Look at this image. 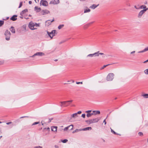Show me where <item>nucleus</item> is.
I'll list each match as a JSON object with an SVG mask.
<instances>
[{
  "label": "nucleus",
  "instance_id": "nucleus-1",
  "mask_svg": "<svg viewBox=\"0 0 148 148\" xmlns=\"http://www.w3.org/2000/svg\"><path fill=\"white\" fill-rule=\"evenodd\" d=\"M73 101L72 100L70 101H61L60 102L61 105V106L63 107H65L68 106Z\"/></svg>",
  "mask_w": 148,
  "mask_h": 148
},
{
  "label": "nucleus",
  "instance_id": "nucleus-2",
  "mask_svg": "<svg viewBox=\"0 0 148 148\" xmlns=\"http://www.w3.org/2000/svg\"><path fill=\"white\" fill-rule=\"evenodd\" d=\"M98 118L95 119H91L87 120L86 121V122L88 124H90L92 123H95L98 122L99 120Z\"/></svg>",
  "mask_w": 148,
  "mask_h": 148
},
{
  "label": "nucleus",
  "instance_id": "nucleus-3",
  "mask_svg": "<svg viewBox=\"0 0 148 148\" xmlns=\"http://www.w3.org/2000/svg\"><path fill=\"white\" fill-rule=\"evenodd\" d=\"M114 75L113 73H110L107 75L106 77V80L108 81H111L114 78Z\"/></svg>",
  "mask_w": 148,
  "mask_h": 148
},
{
  "label": "nucleus",
  "instance_id": "nucleus-4",
  "mask_svg": "<svg viewBox=\"0 0 148 148\" xmlns=\"http://www.w3.org/2000/svg\"><path fill=\"white\" fill-rule=\"evenodd\" d=\"M5 39L7 40H9L10 39V37L11 34L10 31L8 30H6L5 33Z\"/></svg>",
  "mask_w": 148,
  "mask_h": 148
},
{
  "label": "nucleus",
  "instance_id": "nucleus-5",
  "mask_svg": "<svg viewBox=\"0 0 148 148\" xmlns=\"http://www.w3.org/2000/svg\"><path fill=\"white\" fill-rule=\"evenodd\" d=\"M40 4V6H47L48 5V3L46 0H41Z\"/></svg>",
  "mask_w": 148,
  "mask_h": 148
},
{
  "label": "nucleus",
  "instance_id": "nucleus-6",
  "mask_svg": "<svg viewBox=\"0 0 148 148\" xmlns=\"http://www.w3.org/2000/svg\"><path fill=\"white\" fill-rule=\"evenodd\" d=\"M56 30H53L51 32H49L48 31H47V33L49 36L52 39L53 37L55 36V33L56 32Z\"/></svg>",
  "mask_w": 148,
  "mask_h": 148
},
{
  "label": "nucleus",
  "instance_id": "nucleus-7",
  "mask_svg": "<svg viewBox=\"0 0 148 148\" xmlns=\"http://www.w3.org/2000/svg\"><path fill=\"white\" fill-rule=\"evenodd\" d=\"M35 27L34 23L32 22H31L29 23V27L32 30H33L36 29L37 28L34 27Z\"/></svg>",
  "mask_w": 148,
  "mask_h": 148
},
{
  "label": "nucleus",
  "instance_id": "nucleus-8",
  "mask_svg": "<svg viewBox=\"0 0 148 148\" xmlns=\"http://www.w3.org/2000/svg\"><path fill=\"white\" fill-rule=\"evenodd\" d=\"M99 51L95 53H94L89 54L87 56V57H92L94 56H99V54H98V53H99Z\"/></svg>",
  "mask_w": 148,
  "mask_h": 148
},
{
  "label": "nucleus",
  "instance_id": "nucleus-9",
  "mask_svg": "<svg viewBox=\"0 0 148 148\" xmlns=\"http://www.w3.org/2000/svg\"><path fill=\"white\" fill-rule=\"evenodd\" d=\"M147 10V8L146 9H143L141 11H140L139 13V14L138 15V18L141 17L142 15Z\"/></svg>",
  "mask_w": 148,
  "mask_h": 148
},
{
  "label": "nucleus",
  "instance_id": "nucleus-10",
  "mask_svg": "<svg viewBox=\"0 0 148 148\" xmlns=\"http://www.w3.org/2000/svg\"><path fill=\"white\" fill-rule=\"evenodd\" d=\"M49 13V11L46 10H42L40 12V14L42 15H44Z\"/></svg>",
  "mask_w": 148,
  "mask_h": 148
},
{
  "label": "nucleus",
  "instance_id": "nucleus-11",
  "mask_svg": "<svg viewBox=\"0 0 148 148\" xmlns=\"http://www.w3.org/2000/svg\"><path fill=\"white\" fill-rule=\"evenodd\" d=\"M45 55V54L42 53L41 52H39L36 53L34 54L33 56H31L32 57H34L35 56H43Z\"/></svg>",
  "mask_w": 148,
  "mask_h": 148
},
{
  "label": "nucleus",
  "instance_id": "nucleus-12",
  "mask_svg": "<svg viewBox=\"0 0 148 148\" xmlns=\"http://www.w3.org/2000/svg\"><path fill=\"white\" fill-rule=\"evenodd\" d=\"M60 2L59 0H54L51 1L50 2V4H57Z\"/></svg>",
  "mask_w": 148,
  "mask_h": 148
},
{
  "label": "nucleus",
  "instance_id": "nucleus-13",
  "mask_svg": "<svg viewBox=\"0 0 148 148\" xmlns=\"http://www.w3.org/2000/svg\"><path fill=\"white\" fill-rule=\"evenodd\" d=\"M54 21V19L53 18L52 20L50 21V20H48L46 21L45 25L47 26H49L50 25L51 23Z\"/></svg>",
  "mask_w": 148,
  "mask_h": 148
},
{
  "label": "nucleus",
  "instance_id": "nucleus-14",
  "mask_svg": "<svg viewBox=\"0 0 148 148\" xmlns=\"http://www.w3.org/2000/svg\"><path fill=\"white\" fill-rule=\"evenodd\" d=\"M73 125H70L69 126H68V127H65L64 129V131H67V130H68V129L69 128H70V130H72L73 129Z\"/></svg>",
  "mask_w": 148,
  "mask_h": 148
},
{
  "label": "nucleus",
  "instance_id": "nucleus-15",
  "mask_svg": "<svg viewBox=\"0 0 148 148\" xmlns=\"http://www.w3.org/2000/svg\"><path fill=\"white\" fill-rule=\"evenodd\" d=\"M17 17V15H14L13 16L10 18L11 20H12L13 21H15L17 19L16 17Z\"/></svg>",
  "mask_w": 148,
  "mask_h": 148
},
{
  "label": "nucleus",
  "instance_id": "nucleus-16",
  "mask_svg": "<svg viewBox=\"0 0 148 148\" xmlns=\"http://www.w3.org/2000/svg\"><path fill=\"white\" fill-rule=\"evenodd\" d=\"M34 10L36 12H38L41 11V9L40 8H38L37 6H36L34 8Z\"/></svg>",
  "mask_w": 148,
  "mask_h": 148
},
{
  "label": "nucleus",
  "instance_id": "nucleus-17",
  "mask_svg": "<svg viewBox=\"0 0 148 148\" xmlns=\"http://www.w3.org/2000/svg\"><path fill=\"white\" fill-rule=\"evenodd\" d=\"M99 5V4H98L97 5H96L95 4H93L91 5L90 6V8L93 9H94L97 8L98 5Z\"/></svg>",
  "mask_w": 148,
  "mask_h": 148
},
{
  "label": "nucleus",
  "instance_id": "nucleus-18",
  "mask_svg": "<svg viewBox=\"0 0 148 148\" xmlns=\"http://www.w3.org/2000/svg\"><path fill=\"white\" fill-rule=\"evenodd\" d=\"M28 10L27 9H26L22 11L21 13V15H23L26 12H27Z\"/></svg>",
  "mask_w": 148,
  "mask_h": 148
},
{
  "label": "nucleus",
  "instance_id": "nucleus-19",
  "mask_svg": "<svg viewBox=\"0 0 148 148\" xmlns=\"http://www.w3.org/2000/svg\"><path fill=\"white\" fill-rule=\"evenodd\" d=\"M92 129V128L91 127H86L83 129H82V131H86V130H91Z\"/></svg>",
  "mask_w": 148,
  "mask_h": 148
},
{
  "label": "nucleus",
  "instance_id": "nucleus-20",
  "mask_svg": "<svg viewBox=\"0 0 148 148\" xmlns=\"http://www.w3.org/2000/svg\"><path fill=\"white\" fill-rule=\"evenodd\" d=\"M57 127L56 126H53L51 127V130L54 132H56L57 131Z\"/></svg>",
  "mask_w": 148,
  "mask_h": 148
},
{
  "label": "nucleus",
  "instance_id": "nucleus-21",
  "mask_svg": "<svg viewBox=\"0 0 148 148\" xmlns=\"http://www.w3.org/2000/svg\"><path fill=\"white\" fill-rule=\"evenodd\" d=\"M93 115H96L97 114H99L100 113V112L99 111H92Z\"/></svg>",
  "mask_w": 148,
  "mask_h": 148
},
{
  "label": "nucleus",
  "instance_id": "nucleus-22",
  "mask_svg": "<svg viewBox=\"0 0 148 148\" xmlns=\"http://www.w3.org/2000/svg\"><path fill=\"white\" fill-rule=\"evenodd\" d=\"M10 30L11 31V32L13 33H15V29L14 28V27H13V26H12L10 29Z\"/></svg>",
  "mask_w": 148,
  "mask_h": 148
},
{
  "label": "nucleus",
  "instance_id": "nucleus-23",
  "mask_svg": "<svg viewBox=\"0 0 148 148\" xmlns=\"http://www.w3.org/2000/svg\"><path fill=\"white\" fill-rule=\"evenodd\" d=\"M71 118H75L76 117L78 116V115L76 114V113H75L71 115Z\"/></svg>",
  "mask_w": 148,
  "mask_h": 148
},
{
  "label": "nucleus",
  "instance_id": "nucleus-24",
  "mask_svg": "<svg viewBox=\"0 0 148 148\" xmlns=\"http://www.w3.org/2000/svg\"><path fill=\"white\" fill-rule=\"evenodd\" d=\"M82 131V129H77L73 131V133H74L75 132H77L79 131Z\"/></svg>",
  "mask_w": 148,
  "mask_h": 148
},
{
  "label": "nucleus",
  "instance_id": "nucleus-25",
  "mask_svg": "<svg viewBox=\"0 0 148 148\" xmlns=\"http://www.w3.org/2000/svg\"><path fill=\"white\" fill-rule=\"evenodd\" d=\"M93 115V113H88L87 114L86 116L88 117H90L92 115Z\"/></svg>",
  "mask_w": 148,
  "mask_h": 148
},
{
  "label": "nucleus",
  "instance_id": "nucleus-26",
  "mask_svg": "<svg viewBox=\"0 0 148 148\" xmlns=\"http://www.w3.org/2000/svg\"><path fill=\"white\" fill-rule=\"evenodd\" d=\"M146 8V6L145 5H142L140 6V9H145Z\"/></svg>",
  "mask_w": 148,
  "mask_h": 148
},
{
  "label": "nucleus",
  "instance_id": "nucleus-27",
  "mask_svg": "<svg viewBox=\"0 0 148 148\" xmlns=\"http://www.w3.org/2000/svg\"><path fill=\"white\" fill-rule=\"evenodd\" d=\"M64 26V25H60L58 27V29H61L62 27H63V26Z\"/></svg>",
  "mask_w": 148,
  "mask_h": 148
},
{
  "label": "nucleus",
  "instance_id": "nucleus-28",
  "mask_svg": "<svg viewBox=\"0 0 148 148\" xmlns=\"http://www.w3.org/2000/svg\"><path fill=\"white\" fill-rule=\"evenodd\" d=\"M90 11V9H86L84 10V13H87L88 12H89Z\"/></svg>",
  "mask_w": 148,
  "mask_h": 148
},
{
  "label": "nucleus",
  "instance_id": "nucleus-29",
  "mask_svg": "<svg viewBox=\"0 0 148 148\" xmlns=\"http://www.w3.org/2000/svg\"><path fill=\"white\" fill-rule=\"evenodd\" d=\"M111 130V132L113 134H115L119 135L117 133L115 132L113 130H112L111 128H110Z\"/></svg>",
  "mask_w": 148,
  "mask_h": 148
},
{
  "label": "nucleus",
  "instance_id": "nucleus-30",
  "mask_svg": "<svg viewBox=\"0 0 148 148\" xmlns=\"http://www.w3.org/2000/svg\"><path fill=\"white\" fill-rule=\"evenodd\" d=\"M144 73L146 75H148V69H146L144 71Z\"/></svg>",
  "mask_w": 148,
  "mask_h": 148
},
{
  "label": "nucleus",
  "instance_id": "nucleus-31",
  "mask_svg": "<svg viewBox=\"0 0 148 148\" xmlns=\"http://www.w3.org/2000/svg\"><path fill=\"white\" fill-rule=\"evenodd\" d=\"M34 25L35 27H39L40 25V24L39 23H34Z\"/></svg>",
  "mask_w": 148,
  "mask_h": 148
},
{
  "label": "nucleus",
  "instance_id": "nucleus-32",
  "mask_svg": "<svg viewBox=\"0 0 148 148\" xmlns=\"http://www.w3.org/2000/svg\"><path fill=\"white\" fill-rule=\"evenodd\" d=\"M4 21H0V27H1L4 23Z\"/></svg>",
  "mask_w": 148,
  "mask_h": 148
},
{
  "label": "nucleus",
  "instance_id": "nucleus-33",
  "mask_svg": "<svg viewBox=\"0 0 148 148\" xmlns=\"http://www.w3.org/2000/svg\"><path fill=\"white\" fill-rule=\"evenodd\" d=\"M143 96L145 98H148V94H145L143 95Z\"/></svg>",
  "mask_w": 148,
  "mask_h": 148
},
{
  "label": "nucleus",
  "instance_id": "nucleus-34",
  "mask_svg": "<svg viewBox=\"0 0 148 148\" xmlns=\"http://www.w3.org/2000/svg\"><path fill=\"white\" fill-rule=\"evenodd\" d=\"M39 122H35L33 123L32 125H35L39 124Z\"/></svg>",
  "mask_w": 148,
  "mask_h": 148
},
{
  "label": "nucleus",
  "instance_id": "nucleus-35",
  "mask_svg": "<svg viewBox=\"0 0 148 148\" xmlns=\"http://www.w3.org/2000/svg\"><path fill=\"white\" fill-rule=\"evenodd\" d=\"M68 141V140H67V139H64V140H62V142L63 143H66L67 141Z\"/></svg>",
  "mask_w": 148,
  "mask_h": 148
},
{
  "label": "nucleus",
  "instance_id": "nucleus-36",
  "mask_svg": "<svg viewBox=\"0 0 148 148\" xmlns=\"http://www.w3.org/2000/svg\"><path fill=\"white\" fill-rule=\"evenodd\" d=\"M22 5V2H20V4L18 8H20Z\"/></svg>",
  "mask_w": 148,
  "mask_h": 148
},
{
  "label": "nucleus",
  "instance_id": "nucleus-37",
  "mask_svg": "<svg viewBox=\"0 0 148 148\" xmlns=\"http://www.w3.org/2000/svg\"><path fill=\"white\" fill-rule=\"evenodd\" d=\"M145 52V49H144L143 50H142V51H139L138 52V53H143V52Z\"/></svg>",
  "mask_w": 148,
  "mask_h": 148
},
{
  "label": "nucleus",
  "instance_id": "nucleus-38",
  "mask_svg": "<svg viewBox=\"0 0 148 148\" xmlns=\"http://www.w3.org/2000/svg\"><path fill=\"white\" fill-rule=\"evenodd\" d=\"M82 117L83 118H85V114H82Z\"/></svg>",
  "mask_w": 148,
  "mask_h": 148
},
{
  "label": "nucleus",
  "instance_id": "nucleus-39",
  "mask_svg": "<svg viewBox=\"0 0 148 148\" xmlns=\"http://www.w3.org/2000/svg\"><path fill=\"white\" fill-rule=\"evenodd\" d=\"M53 118L49 119L48 123H49L51 122V121L53 120Z\"/></svg>",
  "mask_w": 148,
  "mask_h": 148
},
{
  "label": "nucleus",
  "instance_id": "nucleus-40",
  "mask_svg": "<svg viewBox=\"0 0 148 148\" xmlns=\"http://www.w3.org/2000/svg\"><path fill=\"white\" fill-rule=\"evenodd\" d=\"M138 134L139 136H141L143 135V134L141 132H139L138 133Z\"/></svg>",
  "mask_w": 148,
  "mask_h": 148
},
{
  "label": "nucleus",
  "instance_id": "nucleus-41",
  "mask_svg": "<svg viewBox=\"0 0 148 148\" xmlns=\"http://www.w3.org/2000/svg\"><path fill=\"white\" fill-rule=\"evenodd\" d=\"M144 49L145 51H148V47H146Z\"/></svg>",
  "mask_w": 148,
  "mask_h": 148
},
{
  "label": "nucleus",
  "instance_id": "nucleus-42",
  "mask_svg": "<svg viewBox=\"0 0 148 148\" xmlns=\"http://www.w3.org/2000/svg\"><path fill=\"white\" fill-rule=\"evenodd\" d=\"M76 83L77 84H82L83 83L82 82H76Z\"/></svg>",
  "mask_w": 148,
  "mask_h": 148
},
{
  "label": "nucleus",
  "instance_id": "nucleus-43",
  "mask_svg": "<svg viewBox=\"0 0 148 148\" xmlns=\"http://www.w3.org/2000/svg\"><path fill=\"white\" fill-rule=\"evenodd\" d=\"M81 113H82V112L81 111H79L77 113H76V114L77 115L78 114H81Z\"/></svg>",
  "mask_w": 148,
  "mask_h": 148
},
{
  "label": "nucleus",
  "instance_id": "nucleus-44",
  "mask_svg": "<svg viewBox=\"0 0 148 148\" xmlns=\"http://www.w3.org/2000/svg\"><path fill=\"white\" fill-rule=\"evenodd\" d=\"M12 123V122H9L7 123H6V124L7 125H9V124H11Z\"/></svg>",
  "mask_w": 148,
  "mask_h": 148
},
{
  "label": "nucleus",
  "instance_id": "nucleus-45",
  "mask_svg": "<svg viewBox=\"0 0 148 148\" xmlns=\"http://www.w3.org/2000/svg\"><path fill=\"white\" fill-rule=\"evenodd\" d=\"M91 110H88L86 111V113H89V112H91Z\"/></svg>",
  "mask_w": 148,
  "mask_h": 148
},
{
  "label": "nucleus",
  "instance_id": "nucleus-46",
  "mask_svg": "<svg viewBox=\"0 0 148 148\" xmlns=\"http://www.w3.org/2000/svg\"><path fill=\"white\" fill-rule=\"evenodd\" d=\"M106 119H105V120H104L103 121V123H104V124L105 125H106Z\"/></svg>",
  "mask_w": 148,
  "mask_h": 148
},
{
  "label": "nucleus",
  "instance_id": "nucleus-47",
  "mask_svg": "<svg viewBox=\"0 0 148 148\" xmlns=\"http://www.w3.org/2000/svg\"><path fill=\"white\" fill-rule=\"evenodd\" d=\"M34 148H42V147L41 146H39L38 147H35Z\"/></svg>",
  "mask_w": 148,
  "mask_h": 148
},
{
  "label": "nucleus",
  "instance_id": "nucleus-48",
  "mask_svg": "<svg viewBox=\"0 0 148 148\" xmlns=\"http://www.w3.org/2000/svg\"><path fill=\"white\" fill-rule=\"evenodd\" d=\"M108 65H109V64H107V65H104L103 66V67L102 68V69H103L104 68L106 67V66H108Z\"/></svg>",
  "mask_w": 148,
  "mask_h": 148
},
{
  "label": "nucleus",
  "instance_id": "nucleus-49",
  "mask_svg": "<svg viewBox=\"0 0 148 148\" xmlns=\"http://www.w3.org/2000/svg\"><path fill=\"white\" fill-rule=\"evenodd\" d=\"M135 51H133L131 52V54H133V53H135Z\"/></svg>",
  "mask_w": 148,
  "mask_h": 148
},
{
  "label": "nucleus",
  "instance_id": "nucleus-50",
  "mask_svg": "<svg viewBox=\"0 0 148 148\" xmlns=\"http://www.w3.org/2000/svg\"><path fill=\"white\" fill-rule=\"evenodd\" d=\"M98 54H99H99H100L101 55H103V53H98Z\"/></svg>",
  "mask_w": 148,
  "mask_h": 148
},
{
  "label": "nucleus",
  "instance_id": "nucleus-51",
  "mask_svg": "<svg viewBox=\"0 0 148 148\" xmlns=\"http://www.w3.org/2000/svg\"><path fill=\"white\" fill-rule=\"evenodd\" d=\"M29 4H32V1H29Z\"/></svg>",
  "mask_w": 148,
  "mask_h": 148
},
{
  "label": "nucleus",
  "instance_id": "nucleus-52",
  "mask_svg": "<svg viewBox=\"0 0 148 148\" xmlns=\"http://www.w3.org/2000/svg\"><path fill=\"white\" fill-rule=\"evenodd\" d=\"M9 18V17H7L6 19H3V20H6L7 19H8Z\"/></svg>",
  "mask_w": 148,
  "mask_h": 148
},
{
  "label": "nucleus",
  "instance_id": "nucleus-53",
  "mask_svg": "<svg viewBox=\"0 0 148 148\" xmlns=\"http://www.w3.org/2000/svg\"><path fill=\"white\" fill-rule=\"evenodd\" d=\"M55 148H59L58 147L57 145H55Z\"/></svg>",
  "mask_w": 148,
  "mask_h": 148
},
{
  "label": "nucleus",
  "instance_id": "nucleus-54",
  "mask_svg": "<svg viewBox=\"0 0 148 148\" xmlns=\"http://www.w3.org/2000/svg\"><path fill=\"white\" fill-rule=\"evenodd\" d=\"M148 62V59L146 61H144V63H146V62Z\"/></svg>",
  "mask_w": 148,
  "mask_h": 148
},
{
  "label": "nucleus",
  "instance_id": "nucleus-55",
  "mask_svg": "<svg viewBox=\"0 0 148 148\" xmlns=\"http://www.w3.org/2000/svg\"><path fill=\"white\" fill-rule=\"evenodd\" d=\"M134 7H135V8L136 9H138L140 8H137V7H136V6H135Z\"/></svg>",
  "mask_w": 148,
  "mask_h": 148
},
{
  "label": "nucleus",
  "instance_id": "nucleus-56",
  "mask_svg": "<svg viewBox=\"0 0 148 148\" xmlns=\"http://www.w3.org/2000/svg\"><path fill=\"white\" fill-rule=\"evenodd\" d=\"M94 23V22H91V23H90L89 24H88V25H89V24H92V23Z\"/></svg>",
  "mask_w": 148,
  "mask_h": 148
},
{
  "label": "nucleus",
  "instance_id": "nucleus-57",
  "mask_svg": "<svg viewBox=\"0 0 148 148\" xmlns=\"http://www.w3.org/2000/svg\"><path fill=\"white\" fill-rule=\"evenodd\" d=\"M80 1H85L86 0H79Z\"/></svg>",
  "mask_w": 148,
  "mask_h": 148
},
{
  "label": "nucleus",
  "instance_id": "nucleus-58",
  "mask_svg": "<svg viewBox=\"0 0 148 148\" xmlns=\"http://www.w3.org/2000/svg\"><path fill=\"white\" fill-rule=\"evenodd\" d=\"M25 117L24 116H22V117H20V118H23V117Z\"/></svg>",
  "mask_w": 148,
  "mask_h": 148
},
{
  "label": "nucleus",
  "instance_id": "nucleus-59",
  "mask_svg": "<svg viewBox=\"0 0 148 148\" xmlns=\"http://www.w3.org/2000/svg\"><path fill=\"white\" fill-rule=\"evenodd\" d=\"M2 137V136H0V138H1Z\"/></svg>",
  "mask_w": 148,
  "mask_h": 148
},
{
  "label": "nucleus",
  "instance_id": "nucleus-60",
  "mask_svg": "<svg viewBox=\"0 0 148 148\" xmlns=\"http://www.w3.org/2000/svg\"><path fill=\"white\" fill-rule=\"evenodd\" d=\"M1 62H0V65H1Z\"/></svg>",
  "mask_w": 148,
  "mask_h": 148
},
{
  "label": "nucleus",
  "instance_id": "nucleus-61",
  "mask_svg": "<svg viewBox=\"0 0 148 148\" xmlns=\"http://www.w3.org/2000/svg\"><path fill=\"white\" fill-rule=\"evenodd\" d=\"M2 123V122L0 121V123Z\"/></svg>",
  "mask_w": 148,
  "mask_h": 148
},
{
  "label": "nucleus",
  "instance_id": "nucleus-62",
  "mask_svg": "<svg viewBox=\"0 0 148 148\" xmlns=\"http://www.w3.org/2000/svg\"><path fill=\"white\" fill-rule=\"evenodd\" d=\"M57 60H55V61H57Z\"/></svg>",
  "mask_w": 148,
  "mask_h": 148
},
{
  "label": "nucleus",
  "instance_id": "nucleus-63",
  "mask_svg": "<svg viewBox=\"0 0 148 148\" xmlns=\"http://www.w3.org/2000/svg\"><path fill=\"white\" fill-rule=\"evenodd\" d=\"M34 0L36 2V0Z\"/></svg>",
  "mask_w": 148,
  "mask_h": 148
},
{
  "label": "nucleus",
  "instance_id": "nucleus-64",
  "mask_svg": "<svg viewBox=\"0 0 148 148\" xmlns=\"http://www.w3.org/2000/svg\"><path fill=\"white\" fill-rule=\"evenodd\" d=\"M147 142L148 143V139H147Z\"/></svg>",
  "mask_w": 148,
  "mask_h": 148
}]
</instances>
